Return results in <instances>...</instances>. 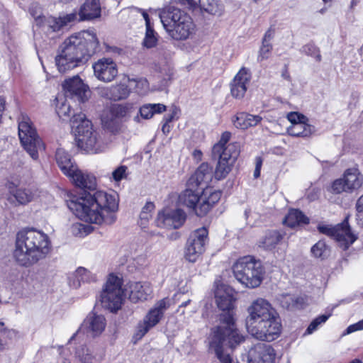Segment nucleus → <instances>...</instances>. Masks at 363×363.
Segmentation results:
<instances>
[{
    "mask_svg": "<svg viewBox=\"0 0 363 363\" xmlns=\"http://www.w3.org/2000/svg\"><path fill=\"white\" fill-rule=\"evenodd\" d=\"M69 208L79 219L98 225H111L116 220L118 203L115 194L97 191L94 194H84L67 201Z\"/></svg>",
    "mask_w": 363,
    "mask_h": 363,
    "instance_id": "nucleus-1",
    "label": "nucleus"
},
{
    "mask_svg": "<svg viewBox=\"0 0 363 363\" xmlns=\"http://www.w3.org/2000/svg\"><path fill=\"white\" fill-rule=\"evenodd\" d=\"M99 45L96 35L92 31H82L66 38L59 48L55 61L57 70L67 72L88 61Z\"/></svg>",
    "mask_w": 363,
    "mask_h": 363,
    "instance_id": "nucleus-2",
    "label": "nucleus"
},
{
    "mask_svg": "<svg viewBox=\"0 0 363 363\" xmlns=\"http://www.w3.org/2000/svg\"><path fill=\"white\" fill-rule=\"evenodd\" d=\"M52 251L49 236L35 228H24L16 233L13 258L16 264L30 267L45 259Z\"/></svg>",
    "mask_w": 363,
    "mask_h": 363,
    "instance_id": "nucleus-3",
    "label": "nucleus"
},
{
    "mask_svg": "<svg viewBox=\"0 0 363 363\" xmlns=\"http://www.w3.org/2000/svg\"><path fill=\"white\" fill-rule=\"evenodd\" d=\"M221 321L225 325L216 326L212 330L208 350L215 354L219 361L218 363H233L227 349L235 348L244 341V336L235 328L233 318L230 314L224 315Z\"/></svg>",
    "mask_w": 363,
    "mask_h": 363,
    "instance_id": "nucleus-4",
    "label": "nucleus"
},
{
    "mask_svg": "<svg viewBox=\"0 0 363 363\" xmlns=\"http://www.w3.org/2000/svg\"><path fill=\"white\" fill-rule=\"evenodd\" d=\"M159 16L169 35L176 40H184L195 32V25L186 12L173 6L160 10Z\"/></svg>",
    "mask_w": 363,
    "mask_h": 363,
    "instance_id": "nucleus-5",
    "label": "nucleus"
},
{
    "mask_svg": "<svg viewBox=\"0 0 363 363\" xmlns=\"http://www.w3.org/2000/svg\"><path fill=\"white\" fill-rule=\"evenodd\" d=\"M70 125L78 147L87 153H97L101 151L98 134L93 130L92 123L85 114H74L70 119Z\"/></svg>",
    "mask_w": 363,
    "mask_h": 363,
    "instance_id": "nucleus-6",
    "label": "nucleus"
},
{
    "mask_svg": "<svg viewBox=\"0 0 363 363\" xmlns=\"http://www.w3.org/2000/svg\"><path fill=\"white\" fill-rule=\"evenodd\" d=\"M233 271L235 279L247 288L258 287L263 279L261 262L250 256L240 258L233 264Z\"/></svg>",
    "mask_w": 363,
    "mask_h": 363,
    "instance_id": "nucleus-7",
    "label": "nucleus"
},
{
    "mask_svg": "<svg viewBox=\"0 0 363 363\" xmlns=\"http://www.w3.org/2000/svg\"><path fill=\"white\" fill-rule=\"evenodd\" d=\"M18 136L22 146L30 157L36 160L44 145L28 116L22 114L18 119Z\"/></svg>",
    "mask_w": 363,
    "mask_h": 363,
    "instance_id": "nucleus-8",
    "label": "nucleus"
},
{
    "mask_svg": "<svg viewBox=\"0 0 363 363\" xmlns=\"http://www.w3.org/2000/svg\"><path fill=\"white\" fill-rule=\"evenodd\" d=\"M169 303L167 298H162L158 301L152 308H151L140 321L135 328L133 335V340L137 342L141 340L148 331L156 326L162 319L164 312L169 308Z\"/></svg>",
    "mask_w": 363,
    "mask_h": 363,
    "instance_id": "nucleus-9",
    "label": "nucleus"
},
{
    "mask_svg": "<svg viewBox=\"0 0 363 363\" xmlns=\"http://www.w3.org/2000/svg\"><path fill=\"white\" fill-rule=\"evenodd\" d=\"M124 300L121 280L116 276L110 275L101 294L102 306L111 311L121 308Z\"/></svg>",
    "mask_w": 363,
    "mask_h": 363,
    "instance_id": "nucleus-10",
    "label": "nucleus"
},
{
    "mask_svg": "<svg viewBox=\"0 0 363 363\" xmlns=\"http://www.w3.org/2000/svg\"><path fill=\"white\" fill-rule=\"evenodd\" d=\"M248 333L257 340L271 342L278 338L281 332V324L277 313L247 329Z\"/></svg>",
    "mask_w": 363,
    "mask_h": 363,
    "instance_id": "nucleus-11",
    "label": "nucleus"
},
{
    "mask_svg": "<svg viewBox=\"0 0 363 363\" xmlns=\"http://www.w3.org/2000/svg\"><path fill=\"white\" fill-rule=\"evenodd\" d=\"M318 229L320 233L333 238L343 250H347L357 239V236L352 232L347 221L335 226L319 225Z\"/></svg>",
    "mask_w": 363,
    "mask_h": 363,
    "instance_id": "nucleus-12",
    "label": "nucleus"
},
{
    "mask_svg": "<svg viewBox=\"0 0 363 363\" xmlns=\"http://www.w3.org/2000/svg\"><path fill=\"white\" fill-rule=\"evenodd\" d=\"M240 147L238 143H231L224 152L212 154L213 158L218 159L215 171V177L217 179H224L230 172L232 166L240 154Z\"/></svg>",
    "mask_w": 363,
    "mask_h": 363,
    "instance_id": "nucleus-13",
    "label": "nucleus"
},
{
    "mask_svg": "<svg viewBox=\"0 0 363 363\" xmlns=\"http://www.w3.org/2000/svg\"><path fill=\"white\" fill-rule=\"evenodd\" d=\"M208 230L205 227L196 229L190 235L185 247L184 257L190 262H195L205 250L208 241Z\"/></svg>",
    "mask_w": 363,
    "mask_h": 363,
    "instance_id": "nucleus-14",
    "label": "nucleus"
},
{
    "mask_svg": "<svg viewBox=\"0 0 363 363\" xmlns=\"http://www.w3.org/2000/svg\"><path fill=\"white\" fill-rule=\"evenodd\" d=\"M363 183V176L357 168H349L344 172L342 178L335 180L330 191L333 194H341L344 191L352 192L359 189Z\"/></svg>",
    "mask_w": 363,
    "mask_h": 363,
    "instance_id": "nucleus-15",
    "label": "nucleus"
},
{
    "mask_svg": "<svg viewBox=\"0 0 363 363\" xmlns=\"http://www.w3.org/2000/svg\"><path fill=\"white\" fill-rule=\"evenodd\" d=\"M247 311V316L245 320L247 329L277 313L272 305L262 298L253 301Z\"/></svg>",
    "mask_w": 363,
    "mask_h": 363,
    "instance_id": "nucleus-16",
    "label": "nucleus"
},
{
    "mask_svg": "<svg viewBox=\"0 0 363 363\" xmlns=\"http://www.w3.org/2000/svg\"><path fill=\"white\" fill-rule=\"evenodd\" d=\"M186 214L181 209H164L159 212L155 220L159 228L177 229L184 223Z\"/></svg>",
    "mask_w": 363,
    "mask_h": 363,
    "instance_id": "nucleus-17",
    "label": "nucleus"
},
{
    "mask_svg": "<svg viewBox=\"0 0 363 363\" xmlns=\"http://www.w3.org/2000/svg\"><path fill=\"white\" fill-rule=\"evenodd\" d=\"M106 325V322L104 316L90 313L84 319L77 333L71 337L70 340L74 339L75 335L81 333H87L92 337L98 336L104 330Z\"/></svg>",
    "mask_w": 363,
    "mask_h": 363,
    "instance_id": "nucleus-18",
    "label": "nucleus"
},
{
    "mask_svg": "<svg viewBox=\"0 0 363 363\" xmlns=\"http://www.w3.org/2000/svg\"><path fill=\"white\" fill-rule=\"evenodd\" d=\"M94 76L104 82H112L118 74V67L111 58L103 57L92 65Z\"/></svg>",
    "mask_w": 363,
    "mask_h": 363,
    "instance_id": "nucleus-19",
    "label": "nucleus"
},
{
    "mask_svg": "<svg viewBox=\"0 0 363 363\" xmlns=\"http://www.w3.org/2000/svg\"><path fill=\"white\" fill-rule=\"evenodd\" d=\"M62 86L66 96H70L79 102H84L88 99L89 88L77 75L66 79Z\"/></svg>",
    "mask_w": 363,
    "mask_h": 363,
    "instance_id": "nucleus-20",
    "label": "nucleus"
},
{
    "mask_svg": "<svg viewBox=\"0 0 363 363\" xmlns=\"http://www.w3.org/2000/svg\"><path fill=\"white\" fill-rule=\"evenodd\" d=\"M215 298L218 307L223 311H228L227 313L220 316V325L218 326L225 325L221 321L222 317L224 315L230 314L233 318V314L230 312L233 308V303L235 301L233 289L223 284L218 286L215 291ZM233 323H235V320H233ZM234 326H235V324H234ZM235 328H236V327Z\"/></svg>",
    "mask_w": 363,
    "mask_h": 363,
    "instance_id": "nucleus-21",
    "label": "nucleus"
},
{
    "mask_svg": "<svg viewBox=\"0 0 363 363\" xmlns=\"http://www.w3.org/2000/svg\"><path fill=\"white\" fill-rule=\"evenodd\" d=\"M275 357L274 349L269 345L258 343L248 352L249 363H273Z\"/></svg>",
    "mask_w": 363,
    "mask_h": 363,
    "instance_id": "nucleus-22",
    "label": "nucleus"
},
{
    "mask_svg": "<svg viewBox=\"0 0 363 363\" xmlns=\"http://www.w3.org/2000/svg\"><path fill=\"white\" fill-rule=\"evenodd\" d=\"M251 79L248 69L242 67L230 83V93L235 99H242L247 91V84Z\"/></svg>",
    "mask_w": 363,
    "mask_h": 363,
    "instance_id": "nucleus-23",
    "label": "nucleus"
},
{
    "mask_svg": "<svg viewBox=\"0 0 363 363\" xmlns=\"http://www.w3.org/2000/svg\"><path fill=\"white\" fill-rule=\"evenodd\" d=\"M221 191L212 189H206L201 192V201L196 209L198 216L206 215L221 197Z\"/></svg>",
    "mask_w": 363,
    "mask_h": 363,
    "instance_id": "nucleus-24",
    "label": "nucleus"
},
{
    "mask_svg": "<svg viewBox=\"0 0 363 363\" xmlns=\"http://www.w3.org/2000/svg\"><path fill=\"white\" fill-rule=\"evenodd\" d=\"M129 298L136 303L147 300L151 297L152 289L149 282H130L128 284Z\"/></svg>",
    "mask_w": 363,
    "mask_h": 363,
    "instance_id": "nucleus-25",
    "label": "nucleus"
},
{
    "mask_svg": "<svg viewBox=\"0 0 363 363\" xmlns=\"http://www.w3.org/2000/svg\"><path fill=\"white\" fill-rule=\"evenodd\" d=\"M77 22V11L70 13L62 14L59 17L48 16L45 19L44 26L48 30L56 32L65 26Z\"/></svg>",
    "mask_w": 363,
    "mask_h": 363,
    "instance_id": "nucleus-26",
    "label": "nucleus"
},
{
    "mask_svg": "<svg viewBox=\"0 0 363 363\" xmlns=\"http://www.w3.org/2000/svg\"><path fill=\"white\" fill-rule=\"evenodd\" d=\"M101 11L99 0H86L77 11V22L99 18L101 16Z\"/></svg>",
    "mask_w": 363,
    "mask_h": 363,
    "instance_id": "nucleus-27",
    "label": "nucleus"
},
{
    "mask_svg": "<svg viewBox=\"0 0 363 363\" xmlns=\"http://www.w3.org/2000/svg\"><path fill=\"white\" fill-rule=\"evenodd\" d=\"M213 177L212 168L208 163H202L189 179L187 186L196 187L201 184H207Z\"/></svg>",
    "mask_w": 363,
    "mask_h": 363,
    "instance_id": "nucleus-28",
    "label": "nucleus"
},
{
    "mask_svg": "<svg viewBox=\"0 0 363 363\" xmlns=\"http://www.w3.org/2000/svg\"><path fill=\"white\" fill-rule=\"evenodd\" d=\"M69 177L75 186L87 190H94L96 187V177L88 172H82L77 168L70 174Z\"/></svg>",
    "mask_w": 363,
    "mask_h": 363,
    "instance_id": "nucleus-29",
    "label": "nucleus"
},
{
    "mask_svg": "<svg viewBox=\"0 0 363 363\" xmlns=\"http://www.w3.org/2000/svg\"><path fill=\"white\" fill-rule=\"evenodd\" d=\"M126 114V108L121 105H113L101 117L102 123L108 128H113Z\"/></svg>",
    "mask_w": 363,
    "mask_h": 363,
    "instance_id": "nucleus-30",
    "label": "nucleus"
},
{
    "mask_svg": "<svg viewBox=\"0 0 363 363\" xmlns=\"http://www.w3.org/2000/svg\"><path fill=\"white\" fill-rule=\"evenodd\" d=\"M201 201V191L196 187L187 186L179 196V202L193 210L196 214V209L199 207V203Z\"/></svg>",
    "mask_w": 363,
    "mask_h": 363,
    "instance_id": "nucleus-31",
    "label": "nucleus"
},
{
    "mask_svg": "<svg viewBox=\"0 0 363 363\" xmlns=\"http://www.w3.org/2000/svg\"><path fill=\"white\" fill-rule=\"evenodd\" d=\"M128 86L119 84L110 87H103L99 89L101 96L113 101H120L126 99L130 94Z\"/></svg>",
    "mask_w": 363,
    "mask_h": 363,
    "instance_id": "nucleus-32",
    "label": "nucleus"
},
{
    "mask_svg": "<svg viewBox=\"0 0 363 363\" xmlns=\"http://www.w3.org/2000/svg\"><path fill=\"white\" fill-rule=\"evenodd\" d=\"M262 118L259 115H252L242 112L233 118L232 122L237 128L245 130L258 125Z\"/></svg>",
    "mask_w": 363,
    "mask_h": 363,
    "instance_id": "nucleus-33",
    "label": "nucleus"
},
{
    "mask_svg": "<svg viewBox=\"0 0 363 363\" xmlns=\"http://www.w3.org/2000/svg\"><path fill=\"white\" fill-rule=\"evenodd\" d=\"M56 161L62 170L66 175L73 174L77 166L72 161L70 155L62 149H58L56 152Z\"/></svg>",
    "mask_w": 363,
    "mask_h": 363,
    "instance_id": "nucleus-34",
    "label": "nucleus"
},
{
    "mask_svg": "<svg viewBox=\"0 0 363 363\" xmlns=\"http://www.w3.org/2000/svg\"><path fill=\"white\" fill-rule=\"evenodd\" d=\"M284 238V234L277 230L267 232L259 242V247L267 250H272Z\"/></svg>",
    "mask_w": 363,
    "mask_h": 363,
    "instance_id": "nucleus-35",
    "label": "nucleus"
},
{
    "mask_svg": "<svg viewBox=\"0 0 363 363\" xmlns=\"http://www.w3.org/2000/svg\"><path fill=\"white\" fill-rule=\"evenodd\" d=\"M284 223L291 228L301 224H307L309 219L299 210L291 209L289 211L284 220Z\"/></svg>",
    "mask_w": 363,
    "mask_h": 363,
    "instance_id": "nucleus-36",
    "label": "nucleus"
},
{
    "mask_svg": "<svg viewBox=\"0 0 363 363\" xmlns=\"http://www.w3.org/2000/svg\"><path fill=\"white\" fill-rule=\"evenodd\" d=\"M314 128L312 125L302 121H298V123H295L294 125H291L288 128V132L290 135L303 138L310 136Z\"/></svg>",
    "mask_w": 363,
    "mask_h": 363,
    "instance_id": "nucleus-37",
    "label": "nucleus"
},
{
    "mask_svg": "<svg viewBox=\"0 0 363 363\" xmlns=\"http://www.w3.org/2000/svg\"><path fill=\"white\" fill-rule=\"evenodd\" d=\"M9 192L16 199L18 204L26 205L30 202L34 198V194L29 189H12L9 186Z\"/></svg>",
    "mask_w": 363,
    "mask_h": 363,
    "instance_id": "nucleus-38",
    "label": "nucleus"
},
{
    "mask_svg": "<svg viewBox=\"0 0 363 363\" xmlns=\"http://www.w3.org/2000/svg\"><path fill=\"white\" fill-rule=\"evenodd\" d=\"M166 110V106L161 104H145L140 108V113L145 119L151 118L154 114L160 113Z\"/></svg>",
    "mask_w": 363,
    "mask_h": 363,
    "instance_id": "nucleus-39",
    "label": "nucleus"
},
{
    "mask_svg": "<svg viewBox=\"0 0 363 363\" xmlns=\"http://www.w3.org/2000/svg\"><path fill=\"white\" fill-rule=\"evenodd\" d=\"M56 112L60 118L65 119L70 116L72 113L71 105L64 96H58L56 98Z\"/></svg>",
    "mask_w": 363,
    "mask_h": 363,
    "instance_id": "nucleus-40",
    "label": "nucleus"
},
{
    "mask_svg": "<svg viewBox=\"0 0 363 363\" xmlns=\"http://www.w3.org/2000/svg\"><path fill=\"white\" fill-rule=\"evenodd\" d=\"M282 304L289 310L300 309L306 305V300L302 296L286 295L284 297Z\"/></svg>",
    "mask_w": 363,
    "mask_h": 363,
    "instance_id": "nucleus-41",
    "label": "nucleus"
},
{
    "mask_svg": "<svg viewBox=\"0 0 363 363\" xmlns=\"http://www.w3.org/2000/svg\"><path fill=\"white\" fill-rule=\"evenodd\" d=\"M230 137L231 134L230 132H224L221 135L220 140L213 145L212 148V154H220L219 152H224L229 145L227 143L230 140Z\"/></svg>",
    "mask_w": 363,
    "mask_h": 363,
    "instance_id": "nucleus-42",
    "label": "nucleus"
},
{
    "mask_svg": "<svg viewBox=\"0 0 363 363\" xmlns=\"http://www.w3.org/2000/svg\"><path fill=\"white\" fill-rule=\"evenodd\" d=\"M158 42V35L154 30L152 27L146 28L145 35L143 45L147 48H152L157 45Z\"/></svg>",
    "mask_w": 363,
    "mask_h": 363,
    "instance_id": "nucleus-43",
    "label": "nucleus"
},
{
    "mask_svg": "<svg viewBox=\"0 0 363 363\" xmlns=\"http://www.w3.org/2000/svg\"><path fill=\"white\" fill-rule=\"evenodd\" d=\"M312 255L318 258H324L328 254V247L325 243L320 240L311 247Z\"/></svg>",
    "mask_w": 363,
    "mask_h": 363,
    "instance_id": "nucleus-44",
    "label": "nucleus"
},
{
    "mask_svg": "<svg viewBox=\"0 0 363 363\" xmlns=\"http://www.w3.org/2000/svg\"><path fill=\"white\" fill-rule=\"evenodd\" d=\"M330 314H324L319 315L316 318H315L308 325V328L306 329V333L308 334L313 333L315 330L318 329L319 325L321 324L325 323L327 320L330 318Z\"/></svg>",
    "mask_w": 363,
    "mask_h": 363,
    "instance_id": "nucleus-45",
    "label": "nucleus"
},
{
    "mask_svg": "<svg viewBox=\"0 0 363 363\" xmlns=\"http://www.w3.org/2000/svg\"><path fill=\"white\" fill-rule=\"evenodd\" d=\"M78 357L84 363H91L94 359L93 352L88 347H82L77 352Z\"/></svg>",
    "mask_w": 363,
    "mask_h": 363,
    "instance_id": "nucleus-46",
    "label": "nucleus"
},
{
    "mask_svg": "<svg viewBox=\"0 0 363 363\" xmlns=\"http://www.w3.org/2000/svg\"><path fill=\"white\" fill-rule=\"evenodd\" d=\"M129 81L135 83V89L140 94H145L149 89V83L146 79L140 78L138 79H129Z\"/></svg>",
    "mask_w": 363,
    "mask_h": 363,
    "instance_id": "nucleus-47",
    "label": "nucleus"
},
{
    "mask_svg": "<svg viewBox=\"0 0 363 363\" xmlns=\"http://www.w3.org/2000/svg\"><path fill=\"white\" fill-rule=\"evenodd\" d=\"M127 167L124 165L119 166L112 172L111 179L116 182H119L127 176Z\"/></svg>",
    "mask_w": 363,
    "mask_h": 363,
    "instance_id": "nucleus-48",
    "label": "nucleus"
},
{
    "mask_svg": "<svg viewBox=\"0 0 363 363\" xmlns=\"http://www.w3.org/2000/svg\"><path fill=\"white\" fill-rule=\"evenodd\" d=\"M272 50V45L271 43H262L259 51V55L257 57L258 61H262L264 60L268 59L271 51Z\"/></svg>",
    "mask_w": 363,
    "mask_h": 363,
    "instance_id": "nucleus-49",
    "label": "nucleus"
},
{
    "mask_svg": "<svg viewBox=\"0 0 363 363\" xmlns=\"http://www.w3.org/2000/svg\"><path fill=\"white\" fill-rule=\"evenodd\" d=\"M303 52L307 55L314 56L317 61L321 60V55L319 53L318 49L312 44H308L303 47Z\"/></svg>",
    "mask_w": 363,
    "mask_h": 363,
    "instance_id": "nucleus-50",
    "label": "nucleus"
},
{
    "mask_svg": "<svg viewBox=\"0 0 363 363\" xmlns=\"http://www.w3.org/2000/svg\"><path fill=\"white\" fill-rule=\"evenodd\" d=\"M89 272L84 268H79L74 273V277L77 278L79 284L80 281H87Z\"/></svg>",
    "mask_w": 363,
    "mask_h": 363,
    "instance_id": "nucleus-51",
    "label": "nucleus"
},
{
    "mask_svg": "<svg viewBox=\"0 0 363 363\" xmlns=\"http://www.w3.org/2000/svg\"><path fill=\"white\" fill-rule=\"evenodd\" d=\"M362 330H363V319L354 324L350 325L347 327L346 332L347 334H350Z\"/></svg>",
    "mask_w": 363,
    "mask_h": 363,
    "instance_id": "nucleus-52",
    "label": "nucleus"
},
{
    "mask_svg": "<svg viewBox=\"0 0 363 363\" xmlns=\"http://www.w3.org/2000/svg\"><path fill=\"white\" fill-rule=\"evenodd\" d=\"M152 217V214H147L146 213H140V225L142 228H145L147 225L148 221Z\"/></svg>",
    "mask_w": 363,
    "mask_h": 363,
    "instance_id": "nucleus-53",
    "label": "nucleus"
},
{
    "mask_svg": "<svg viewBox=\"0 0 363 363\" xmlns=\"http://www.w3.org/2000/svg\"><path fill=\"white\" fill-rule=\"evenodd\" d=\"M303 118V116L301 118V116L296 113H291L288 115V119L291 122V125H294L295 123H298V121H301V119Z\"/></svg>",
    "mask_w": 363,
    "mask_h": 363,
    "instance_id": "nucleus-54",
    "label": "nucleus"
},
{
    "mask_svg": "<svg viewBox=\"0 0 363 363\" xmlns=\"http://www.w3.org/2000/svg\"><path fill=\"white\" fill-rule=\"evenodd\" d=\"M358 216L363 217V195L361 196L357 201L356 204Z\"/></svg>",
    "mask_w": 363,
    "mask_h": 363,
    "instance_id": "nucleus-55",
    "label": "nucleus"
},
{
    "mask_svg": "<svg viewBox=\"0 0 363 363\" xmlns=\"http://www.w3.org/2000/svg\"><path fill=\"white\" fill-rule=\"evenodd\" d=\"M155 205L152 202H147L145 205L143 206L141 213H146L147 214H151V212L154 210Z\"/></svg>",
    "mask_w": 363,
    "mask_h": 363,
    "instance_id": "nucleus-56",
    "label": "nucleus"
},
{
    "mask_svg": "<svg viewBox=\"0 0 363 363\" xmlns=\"http://www.w3.org/2000/svg\"><path fill=\"white\" fill-rule=\"evenodd\" d=\"M273 38V32L271 30H268L263 38L262 43H270V40Z\"/></svg>",
    "mask_w": 363,
    "mask_h": 363,
    "instance_id": "nucleus-57",
    "label": "nucleus"
},
{
    "mask_svg": "<svg viewBox=\"0 0 363 363\" xmlns=\"http://www.w3.org/2000/svg\"><path fill=\"white\" fill-rule=\"evenodd\" d=\"M142 15H143V16L144 18V20L145 21L146 28H151L152 26L150 25V21L149 16L147 13V12H145V11H142Z\"/></svg>",
    "mask_w": 363,
    "mask_h": 363,
    "instance_id": "nucleus-58",
    "label": "nucleus"
},
{
    "mask_svg": "<svg viewBox=\"0 0 363 363\" xmlns=\"http://www.w3.org/2000/svg\"><path fill=\"white\" fill-rule=\"evenodd\" d=\"M193 156L197 160H201L202 157V152L199 150H195L193 152Z\"/></svg>",
    "mask_w": 363,
    "mask_h": 363,
    "instance_id": "nucleus-59",
    "label": "nucleus"
},
{
    "mask_svg": "<svg viewBox=\"0 0 363 363\" xmlns=\"http://www.w3.org/2000/svg\"><path fill=\"white\" fill-rule=\"evenodd\" d=\"M162 131L164 134H168L170 131V125L168 123H164V124L162 125Z\"/></svg>",
    "mask_w": 363,
    "mask_h": 363,
    "instance_id": "nucleus-60",
    "label": "nucleus"
},
{
    "mask_svg": "<svg viewBox=\"0 0 363 363\" xmlns=\"http://www.w3.org/2000/svg\"><path fill=\"white\" fill-rule=\"evenodd\" d=\"M174 117V113H172L170 115H168V116H165L164 118V123H169L172 121L173 118Z\"/></svg>",
    "mask_w": 363,
    "mask_h": 363,
    "instance_id": "nucleus-61",
    "label": "nucleus"
},
{
    "mask_svg": "<svg viewBox=\"0 0 363 363\" xmlns=\"http://www.w3.org/2000/svg\"><path fill=\"white\" fill-rule=\"evenodd\" d=\"M259 175H260L259 167H256L254 171V177L255 178H257L258 177H259Z\"/></svg>",
    "mask_w": 363,
    "mask_h": 363,
    "instance_id": "nucleus-62",
    "label": "nucleus"
},
{
    "mask_svg": "<svg viewBox=\"0 0 363 363\" xmlns=\"http://www.w3.org/2000/svg\"><path fill=\"white\" fill-rule=\"evenodd\" d=\"M74 228H77V229H78L80 231L82 229H84L85 226L84 225H82V224H76L74 225Z\"/></svg>",
    "mask_w": 363,
    "mask_h": 363,
    "instance_id": "nucleus-63",
    "label": "nucleus"
},
{
    "mask_svg": "<svg viewBox=\"0 0 363 363\" xmlns=\"http://www.w3.org/2000/svg\"><path fill=\"white\" fill-rule=\"evenodd\" d=\"M190 302H191V300H189H189H187L186 301L183 302V303L179 306V307H180V308H181V307H185V306H187Z\"/></svg>",
    "mask_w": 363,
    "mask_h": 363,
    "instance_id": "nucleus-64",
    "label": "nucleus"
}]
</instances>
